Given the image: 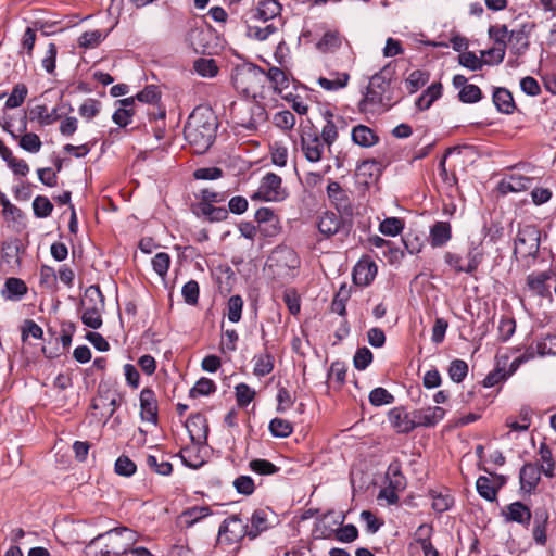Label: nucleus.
<instances>
[{"mask_svg": "<svg viewBox=\"0 0 556 556\" xmlns=\"http://www.w3.org/2000/svg\"><path fill=\"white\" fill-rule=\"evenodd\" d=\"M217 127V116L211 109L197 106L191 112L184 134L194 153L203 154L210 149L216 138Z\"/></svg>", "mask_w": 556, "mask_h": 556, "instance_id": "f257e3e1", "label": "nucleus"}, {"mask_svg": "<svg viewBox=\"0 0 556 556\" xmlns=\"http://www.w3.org/2000/svg\"><path fill=\"white\" fill-rule=\"evenodd\" d=\"M137 541L138 534L136 531L126 527H118L97 535L88 543L86 548H94V556H122L127 554Z\"/></svg>", "mask_w": 556, "mask_h": 556, "instance_id": "f03ea898", "label": "nucleus"}, {"mask_svg": "<svg viewBox=\"0 0 556 556\" xmlns=\"http://www.w3.org/2000/svg\"><path fill=\"white\" fill-rule=\"evenodd\" d=\"M394 74V67L387 65L371 76L366 96L361 101L362 111L374 112L377 106H383L386 109L391 106V97L388 92Z\"/></svg>", "mask_w": 556, "mask_h": 556, "instance_id": "7ed1b4c3", "label": "nucleus"}, {"mask_svg": "<svg viewBox=\"0 0 556 556\" xmlns=\"http://www.w3.org/2000/svg\"><path fill=\"white\" fill-rule=\"evenodd\" d=\"M185 40L198 54L211 55L217 48L214 30L204 21L189 22Z\"/></svg>", "mask_w": 556, "mask_h": 556, "instance_id": "20e7f679", "label": "nucleus"}, {"mask_svg": "<svg viewBox=\"0 0 556 556\" xmlns=\"http://www.w3.org/2000/svg\"><path fill=\"white\" fill-rule=\"evenodd\" d=\"M81 306L85 308L81 321L85 326L99 329L102 326V312L105 307L104 295L98 285H91L85 290Z\"/></svg>", "mask_w": 556, "mask_h": 556, "instance_id": "39448f33", "label": "nucleus"}, {"mask_svg": "<svg viewBox=\"0 0 556 556\" xmlns=\"http://www.w3.org/2000/svg\"><path fill=\"white\" fill-rule=\"evenodd\" d=\"M319 233L329 239L336 235L349 237L353 228V218L333 211H325L316 222Z\"/></svg>", "mask_w": 556, "mask_h": 556, "instance_id": "423d86ee", "label": "nucleus"}, {"mask_svg": "<svg viewBox=\"0 0 556 556\" xmlns=\"http://www.w3.org/2000/svg\"><path fill=\"white\" fill-rule=\"evenodd\" d=\"M541 243V231L534 225H527L518 230L515 240L514 253H519L522 257H529L532 263H528V266L533 264V261L538 257Z\"/></svg>", "mask_w": 556, "mask_h": 556, "instance_id": "0eeeda50", "label": "nucleus"}, {"mask_svg": "<svg viewBox=\"0 0 556 556\" xmlns=\"http://www.w3.org/2000/svg\"><path fill=\"white\" fill-rule=\"evenodd\" d=\"M300 258L296 252L287 245L277 247L268 257V265L278 275H286L300 266Z\"/></svg>", "mask_w": 556, "mask_h": 556, "instance_id": "6e6552de", "label": "nucleus"}, {"mask_svg": "<svg viewBox=\"0 0 556 556\" xmlns=\"http://www.w3.org/2000/svg\"><path fill=\"white\" fill-rule=\"evenodd\" d=\"M287 197L285 188H282V179L274 173H267L260 185L258 190L251 197L252 200L264 201H282Z\"/></svg>", "mask_w": 556, "mask_h": 556, "instance_id": "1a4fd4ad", "label": "nucleus"}, {"mask_svg": "<svg viewBox=\"0 0 556 556\" xmlns=\"http://www.w3.org/2000/svg\"><path fill=\"white\" fill-rule=\"evenodd\" d=\"M249 538V525L239 515H231L226 518L218 530V541H226L227 544H233Z\"/></svg>", "mask_w": 556, "mask_h": 556, "instance_id": "9d476101", "label": "nucleus"}, {"mask_svg": "<svg viewBox=\"0 0 556 556\" xmlns=\"http://www.w3.org/2000/svg\"><path fill=\"white\" fill-rule=\"evenodd\" d=\"M327 195L339 214L353 218L354 206L349 192L344 190L338 181L329 180L327 185Z\"/></svg>", "mask_w": 556, "mask_h": 556, "instance_id": "9b49d317", "label": "nucleus"}, {"mask_svg": "<svg viewBox=\"0 0 556 556\" xmlns=\"http://www.w3.org/2000/svg\"><path fill=\"white\" fill-rule=\"evenodd\" d=\"M555 276L556 273L553 269L529 274L526 279L529 292L534 296L552 299L548 281Z\"/></svg>", "mask_w": 556, "mask_h": 556, "instance_id": "f8f14e48", "label": "nucleus"}, {"mask_svg": "<svg viewBox=\"0 0 556 556\" xmlns=\"http://www.w3.org/2000/svg\"><path fill=\"white\" fill-rule=\"evenodd\" d=\"M264 74L265 71L256 65L239 68L232 75V83L238 90L249 94Z\"/></svg>", "mask_w": 556, "mask_h": 556, "instance_id": "ddd939ff", "label": "nucleus"}, {"mask_svg": "<svg viewBox=\"0 0 556 556\" xmlns=\"http://www.w3.org/2000/svg\"><path fill=\"white\" fill-rule=\"evenodd\" d=\"M190 440L194 445H205L208 435V424L204 415L197 413L191 415L185 424Z\"/></svg>", "mask_w": 556, "mask_h": 556, "instance_id": "4468645a", "label": "nucleus"}, {"mask_svg": "<svg viewBox=\"0 0 556 556\" xmlns=\"http://www.w3.org/2000/svg\"><path fill=\"white\" fill-rule=\"evenodd\" d=\"M139 401L141 419L156 425L159 418V405L155 392L150 388L142 389Z\"/></svg>", "mask_w": 556, "mask_h": 556, "instance_id": "2eb2a0df", "label": "nucleus"}, {"mask_svg": "<svg viewBox=\"0 0 556 556\" xmlns=\"http://www.w3.org/2000/svg\"><path fill=\"white\" fill-rule=\"evenodd\" d=\"M412 413L414 420V428L418 427H434L445 416V409L440 406L427 407L424 409H415Z\"/></svg>", "mask_w": 556, "mask_h": 556, "instance_id": "dca6fc26", "label": "nucleus"}, {"mask_svg": "<svg viewBox=\"0 0 556 556\" xmlns=\"http://www.w3.org/2000/svg\"><path fill=\"white\" fill-rule=\"evenodd\" d=\"M326 144L318 134H304L301 137V148L308 162L315 163L321 160Z\"/></svg>", "mask_w": 556, "mask_h": 556, "instance_id": "f3484780", "label": "nucleus"}, {"mask_svg": "<svg viewBox=\"0 0 556 556\" xmlns=\"http://www.w3.org/2000/svg\"><path fill=\"white\" fill-rule=\"evenodd\" d=\"M274 91L280 94L282 98L289 100L292 96L291 92H286L290 86V74L283 71L281 67L270 66L265 74Z\"/></svg>", "mask_w": 556, "mask_h": 556, "instance_id": "a211bd4d", "label": "nucleus"}, {"mask_svg": "<svg viewBox=\"0 0 556 556\" xmlns=\"http://www.w3.org/2000/svg\"><path fill=\"white\" fill-rule=\"evenodd\" d=\"M281 5L277 0H262L258 2L254 16L263 24L271 21L281 26Z\"/></svg>", "mask_w": 556, "mask_h": 556, "instance_id": "6ab92c4d", "label": "nucleus"}, {"mask_svg": "<svg viewBox=\"0 0 556 556\" xmlns=\"http://www.w3.org/2000/svg\"><path fill=\"white\" fill-rule=\"evenodd\" d=\"M377 275V265L368 260H359L353 269V281L357 286H368Z\"/></svg>", "mask_w": 556, "mask_h": 556, "instance_id": "aec40b11", "label": "nucleus"}, {"mask_svg": "<svg viewBox=\"0 0 556 556\" xmlns=\"http://www.w3.org/2000/svg\"><path fill=\"white\" fill-rule=\"evenodd\" d=\"M541 468L532 463L525 464L519 472L520 488L527 493H531L541 479Z\"/></svg>", "mask_w": 556, "mask_h": 556, "instance_id": "412c9836", "label": "nucleus"}, {"mask_svg": "<svg viewBox=\"0 0 556 556\" xmlns=\"http://www.w3.org/2000/svg\"><path fill=\"white\" fill-rule=\"evenodd\" d=\"M502 515L506 521L520 525H529L532 516L530 508L521 502H514L507 505L502 510Z\"/></svg>", "mask_w": 556, "mask_h": 556, "instance_id": "4be33fe9", "label": "nucleus"}, {"mask_svg": "<svg viewBox=\"0 0 556 556\" xmlns=\"http://www.w3.org/2000/svg\"><path fill=\"white\" fill-rule=\"evenodd\" d=\"M212 515L208 506H193L184 510L177 518V525L180 528H191L200 520Z\"/></svg>", "mask_w": 556, "mask_h": 556, "instance_id": "5701e85b", "label": "nucleus"}, {"mask_svg": "<svg viewBox=\"0 0 556 556\" xmlns=\"http://www.w3.org/2000/svg\"><path fill=\"white\" fill-rule=\"evenodd\" d=\"M389 420L399 433H409L414 428L412 413L406 412L403 407H394L389 414Z\"/></svg>", "mask_w": 556, "mask_h": 556, "instance_id": "b1692460", "label": "nucleus"}, {"mask_svg": "<svg viewBox=\"0 0 556 556\" xmlns=\"http://www.w3.org/2000/svg\"><path fill=\"white\" fill-rule=\"evenodd\" d=\"M452 238V227L448 222H435L429 232V242L432 248L444 247Z\"/></svg>", "mask_w": 556, "mask_h": 556, "instance_id": "393cba45", "label": "nucleus"}, {"mask_svg": "<svg viewBox=\"0 0 556 556\" xmlns=\"http://www.w3.org/2000/svg\"><path fill=\"white\" fill-rule=\"evenodd\" d=\"M351 137L352 141L362 148H370L379 142V136L371 128L362 124L353 127Z\"/></svg>", "mask_w": 556, "mask_h": 556, "instance_id": "a878e982", "label": "nucleus"}, {"mask_svg": "<svg viewBox=\"0 0 556 556\" xmlns=\"http://www.w3.org/2000/svg\"><path fill=\"white\" fill-rule=\"evenodd\" d=\"M532 181L533 178L531 177L513 174L502 179L498 188L504 194L508 192H520L529 189Z\"/></svg>", "mask_w": 556, "mask_h": 556, "instance_id": "bb28decb", "label": "nucleus"}, {"mask_svg": "<svg viewBox=\"0 0 556 556\" xmlns=\"http://www.w3.org/2000/svg\"><path fill=\"white\" fill-rule=\"evenodd\" d=\"M492 100L497 111L503 114H511L516 109L511 92L504 87L494 88Z\"/></svg>", "mask_w": 556, "mask_h": 556, "instance_id": "cd10ccee", "label": "nucleus"}, {"mask_svg": "<svg viewBox=\"0 0 556 556\" xmlns=\"http://www.w3.org/2000/svg\"><path fill=\"white\" fill-rule=\"evenodd\" d=\"M27 291L28 288L22 279L10 277L5 280L4 288L1 293L5 300L20 301Z\"/></svg>", "mask_w": 556, "mask_h": 556, "instance_id": "c85d7f7f", "label": "nucleus"}, {"mask_svg": "<svg viewBox=\"0 0 556 556\" xmlns=\"http://www.w3.org/2000/svg\"><path fill=\"white\" fill-rule=\"evenodd\" d=\"M118 103L122 105V108L114 112L112 119L119 127H126L131 123V117L135 114V98H125L118 100Z\"/></svg>", "mask_w": 556, "mask_h": 556, "instance_id": "c756f323", "label": "nucleus"}, {"mask_svg": "<svg viewBox=\"0 0 556 556\" xmlns=\"http://www.w3.org/2000/svg\"><path fill=\"white\" fill-rule=\"evenodd\" d=\"M249 526V539H256L262 532L268 529V513L265 509H256L253 511Z\"/></svg>", "mask_w": 556, "mask_h": 556, "instance_id": "7c9ffc66", "label": "nucleus"}, {"mask_svg": "<svg viewBox=\"0 0 556 556\" xmlns=\"http://www.w3.org/2000/svg\"><path fill=\"white\" fill-rule=\"evenodd\" d=\"M528 33L527 24L522 25L520 29L509 31L508 42L510 43V49L514 54L521 55L528 50Z\"/></svg>", "mask_w": 556, "mask_h": 556, "instance_id": "2f4dec72", "label": "nucleus"}, {"mask_svg": "<svg viewBox=\"0 0 556 556\" xmlns=\"http://www.w3.org/2000/svg\"><path fill=\"white\" fill-rule=\"evenodd\" d=\"M2 262L5 263L10 268L20 266V244L17 240L5 241L1 249Z\"/></svg>", "mask_w": 556, "mask_h": 556, "instance_id": "473e14b6", "label": "nucleus"}, {"mask_svg": "<svg viewBox=\"0 0 556 556\" xmlns=\"http://www.w3.org/2000/svg\"><path fill=\"white\" fill-rule=\"evenodd\" d=\"M442 94V85L434 83L427 88L416 100V106L420 111L428 110L432 103Z\"/></svg>", "mask_w": 556, "mask_h": 556, "instance_id": "72a5a7b5", "label": "nucleus"}, {"mask_svg": "<svg viewBox=\"0 0 556 556\" xmlns=\"http://www.w3.org/2000/svg\"><path fill=\"white\" fill-rule=\"evenodd\" d=\"M279 25L276 22H271L265 25H249L247 29V36L251 39L264 41L269 36L278 31Z\"/></svg>", "mask_w": 556, "mask_h": 556, "instance_id": "f704fd0d", "label": "nucleus"}, {"mask_svg": "<svg viewBox=\"0 0 556 556\" xmlns=\"http://www.w3.org/2000/svg\"><path fill=\"white\" fill-rule=\"evenodd\" d=\"M386 478L388 480V484L395 490H404L406 485V480L401 470V465L399 462H393L389 465Z\"/></svg>", "mask_w": 556, "mask_h": 556, "instance_id": "c9c22d12", "label": "nucleus"}, {"mask_svg": "<svg viewBox=\"0 0 556 556\" xmlns=\"http://www.w3.org/2000/svg\"><path fill=\"white\" fill-rule=\"evenodd\" d=\"M274 369V356L266 352L254 356L253 374L257 377L269 375Z\"/></svg>", "mask_w": 556, "mask_h": 556, "instance_id": "e433bc0d", "label": "nucleus"}, {"mask_svg": "<svg viewBox=\"0 0 556 556\" xmlns=\"http://www.w3.org/2000/svg\"><path fill=\"white\" fill-rule=\"evenodd\" d=\"M548 514L546 510H536L534 519L533 538L538 544L544 545L546 543V523Z\"/></svg>", "mask_w": 556, "mask_h": 556, "instance_id": "4c0bfd02", "label": "nucleus"}, {"mask_svg": "<svg viewBox=\"0 0 556 556\" xmlns=\"http://www.w3.org/2000/svg\"><path fill=\"white\" fill-rule=\"evenodd\" d=\"M201 215L208 222H222L227 219L229 211L226 207H217L210 203L199 204Z\"/></svg>", "mask_w": 556, "mask_h": 556, "instance_id": "58836bf2", "label": "nucleus"}, {"mask_svg": "<svg viewBox=\"0 0 556 556\" xmlns=\"http://www.w3.org/2000/svg\"><path fill=\"white\" fill-rule=\"evenodd\" d=\"M458 63L471 71H479L483 65H492L491 60H482V58H478L475 52L471 51L460 53L458 55Z\"/></svg>", "mask_w": 556, "mask_h": 556, "instance_id": "ea45409f", "label": "nucleus"}, {"mask_svg": "<svg viewBox=\"0 0 556 556\" xmlns=\"http://www.w3.org/2000/svg\"><path fill=\"white\" fill-rule=\"evenodd\" d=\"M332 513L329 511L327 514L324 515L323 517V520H321V525L317 528V531H319L320 533V538L323 539H332V538H337V531L338 529H334L333 526H342L344 520H345V515H340V516H337L333 520H332V523L331 525H326V520L328 519L329 516H331Z\"/></svg>", "mask_w": 556, "mask_h": 556, "instance_id": "a19ab883", "label": "nucleus"}, {"mask_svg": "<svg viewBox=\"0 0 556 556\" xmlns=\"http://www.w3.org/2000/svg\"><path fill=\"white\" fill-rule=\"evenodd\" d=\"M334 76L336 77L332 79L319 77L318 85L323 89L328 90V91H336L341 88H344L348 85L349 79H350V75L348 73H336Z\"/></svg>", "mask_w": 556, "mask_h": 556, "instance_id": "79ce46f5", "label": "nucleus"}, {"mask_svg": "<svg viewBox=\"0 0 556 556\" xmlns=\"http://www.w3.org/2000/svg\"><path fill=\"white\" fill-rule=\"evenodd\" d=\"M324 117L326 119V124L321 130V140L330 147L338 138L337 126L333 122V114L330 111H326L324 113Z\"/></svg>", "mask_w": 556, "mask_h": 556, "instance_id": "37998d69", "label": "nucleus"}, {"mask_svg": "<svg viewBox=\"0 0 556 556\" xmlns=\"http://www.w3.org/2000/svg\"><path fill=\"white\" fill-rule=\"evenodd\" d=\"M479 495L486 501L493 502L497 496V488L488 477L481 476L476 482Z\"/></svg>", "mask_w": 556, "mask_h": 556, "instance_id": "c03bdc74", "label": "nucleus"}, {"mask_svg": "<svg viewBox=\"0 0 556 556\" xmlns=\"http://www.w3.org/2000/svg\"><path fill=\"white\" fill-rule=\"evenodd\" d=\"M249 468L261 476H271L279 472L280 468L271 462L263 458H255L249 463Z\"/></svg>", "mask_w": 556, "mask_h": 556, "instance_id": "a18cd8bd", "label": "nucleus"}, {"mask_svg": "<svg viewBox=\"0 0 556 556\" xmlns=\"http://www.w3.org/2000/svg\"><path fill=\"white\" fill-rule=\"evenodd\" d=\"M380 164L376 160H366L356 167V175L365 179L377 178L380 175Z\"/></svg>", "mask_w": 556, "mask_h": 556, "instance_id": "49530a36", "label": "nucleus"}, {"mask_svg": "<svg viewBox=\"0 0 556 556\" xmlns=\"http://www.w3.org/2000/svg\"><path fill=\"white\" fill-rule=\"evenodd\" d=\"M404 229V222L399 217H388L379 225V231L384 236L395 237Z\"/></svg>", "mask_w": 556, "mask_h": 556, "instance_id": "de8ad7c7", "label": "nucleus"}, {"mask_svg": "<svg viewBox=\"0 0 556 556\" xmlns=\"http://www.w3.org/2000/svg\"><path fill=\"white\" fill-rule=\"evenodd\" d=\"M146 464L152 471L161 476H169L173 472V465L165 460L163 456L159 459L154 455H148Z\"/></svg>", "mask_w": 556, "mask_h": 556, "instance_id": "09e8293b", "label": "nucleus"}, {"mask_svg": "<svg viewBox=\"0 0 556 556\" xmlns=\"http://www.w3.org/2000/svg\"><path fill=\"white\" fill-rule=\"evenodd\" d=\"M268 428H269L271 435H274L276 438H287L293 431L292 424L290 421H288L286 419H281V418L271 419Z\"/></svg>", "mask_w": 556, "mask_h": 556, "instance_id": "8fccbe9b", "label": "nucleus"}, {"mask_svg": "<svg viewBox=\"0 0 556 556\" xmlns=\"http://www.w3.org/2000/svg\"><path fill=\"white\" fill-rule=\"evenodd\" d=\"M341 46V38L337 31H327L317 42L316 47L321 52H330Z\"/></svg>", "mask_w": 556, "mask_h": 556, "instance_id": "3c124183", "label": "nucleus"}, {"mask_svg": "<svg viewBox=\"0 0 556 556\" xmlns=\"http://www.w3.org/2000/svg\"><path fill=\"white\" fill-rule=\"evenodd\" d=\"M34 215L38 218H46L51 215L53 204L45 195H37L33 201Z\"/></svg>", "mask_w": 556, "mask_h": 556, "instance_id": "603ef678", "label": "nucleus"}, {"mask_svg": "<svg viewBox=\"0 0 556 556\" xmlns=\"http://www.w3.org/2000/svg\"><path fill=\"white\" fill-rule=\"evenodd\" d=\"M28 89L24 84H17L13 87L11 94L5 101V109L20 106L26 99Z\"/></svg>", "mask_w": 556, "mask_h": 556, "instance_id": "864d4df0", "label": "nucleus"}, {"mask_svg": "<svg viewBox=\"0 0 556 556\" xmlns=\"http://www.w3.org/2000/svg\"><path fill=\"white\" fill-rule=\"evenodd\" d=\"M350 289H346L345 286H342L331 302V311L340 316H344L346 313L345 304L350 298Z\"/></svg>", "mask_w": 556, "mask_h": 556, "instance_id": "5fc2aeb1", "label": "nucleus"}, {"mask_svg": "<svg viewBox=\"0 0 556 556\" xmlns=\"http://www.w3.org/2000/svg\"><path fill=\"white\" fill-rule=\"evenodd\" d=\"M447 371L452 381L460 383L468 375V364L463 359H454Z\"/></svg>", "mask_w": 556, "mask_h": 556, "instance_id": "6e6d98bb", "label": "nucleus"}, {"mask_svg": "<svg viewBox=\"0 0 556 556\" xmlns=\"http://www.w3.org/2000/svg\"><path fill=\"white\" fill-rule=\"evenodd\" d=\"M216 391V384L213 380L202 377L200 378L194 387L190 389L189 395L195 397L198 395H210Z\"/></svg>", "mask_w": 556, "mask_h": 556, "instance_id": "4d7b16f0", "label": "nucleus"}, {"mask_svg": "<svg viewBox=\"0 0 556 556\" xmlns=\"http://www.w3.org/2000/svg\"><path fill=\"white\" fill-rule=\"evenodd\" d=\"M540 458L542 460L541 470L547 477H553V471L555 468V462L553 460V455L551 448L542 443L539 450Z\"/></svg>", "mask_w": 556, "mask_h": 556, "instance_id": "13d9d810", "label": "nucleus"}, {"mask_svg": "<svg viewBox=\"0 0 556 556\" xmlns=\"http://www.w3.org/2000/svg\"><path fill=\"white\" fill-rule=\"evenodd\" d=\"M195 72L203 77H214L218 73V67L213 59H199L194 62Z\"/></svg>", "mask_w": 556, "mask_h": 556, "instance_id": "bf43d9fd", "label": "nucleus"}, {"mask_svg": "<svg viewBox=\"0 0 556 556\" xmlns=\"http://www.w3.org/2000/svg\"><path fill=\"white\" fill-rule=\"evenodd\" d=\"M104 39V36L101 30L94 29L90 31H85L78 38V45L81 48L89 49L94 48L101 43Z\"/></svg>", "mask_w": 556, "mask_h": 556, "instance_id": "052dcab7", "label": "nucleus"}, {"mask_svg": "<svg viewBox=\"0 0 556 556\" xmlns=\"http://www.w3.org/2000/svg\"><path fill=\"white\" fill-rule=\"evenodd\" d=\"M295 122V116L288 110L277 112L273 118L274 125L281 130H291Z\"/></svg>", "mask_w": 556, "mask_h": 556, "instance_id": "680f3d73", "label": "nucleus"}, {"mask_svg": "<svg viewBox=\"0 0 556 556\" xmlns=\"http://www.w3.org/2000/svg\"><path fill=\"white\" fill-rule=\"evenodd\" d=\"M243 300L240 295H232L227 303V316L231 323H238L241 319Z\"/></svg>", "mask_w": 556, "mask_h": 556, "instance_id": "e2e57ef3", "label": "nucleus"}, {"mask_svg": "<svg viewBox=\"0 0 556 556\" xmlns=\"http://www.w3.org/2000/svg\"><path fill=\"white\" fill-rule=\"evenodd\" d=\"M369 402L374 406H382L394 402V396L384 388H375L369 393Z\"/></svg>", "mask_w": 556, "mask_h": 556, "instance_id": "0e129e2a", "label": "nucleus"}, {"mask_svg": "<svg viewBox=\"0 0 556 556\" xmlns=\"http://www.w3.org/2000/svg\"><path fill=\"white\" fill-rule=\"evenodd\" d=\"M458 98L463 103H476L481 100L482 92L477 85L469 84L459 90Z\"/></svg>", "mask_w": 556, "mask_h": 556, "instance_id": "69168bd1", "label": "nucleus"}, {"mask_svg": "<svg viewBox=\"0 0 556 556\" xmlns=\"http://www.w3.org/2000/svg\"><path fill=\"white\" fill-rule=\"evenodd\" d=\"M18 144L27 152L37 153L42 143L38 135L34 132H26L21 137Z\"/></svg>", "mask_w": 556, "mask_h": 556, "instance_id": "338daca9", "label": "nucleus"}, {"mask_svg": "<svg viewBox=\"0 0 556 556\" xmlns=\"http://www.w3.org/2000/svg\"><path fill=\"white\" fill-rule=\"evenodd\" d=\"M539 355H556V334L546 336L543 341L538 342L534 354Z\"/></svg>", "mask_w": 556, "mask_h": 556, "instance_id": "774afa93", "label": "nucleus"}]
</instances>
